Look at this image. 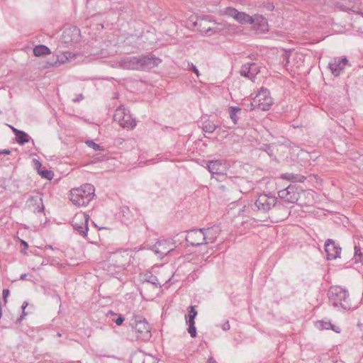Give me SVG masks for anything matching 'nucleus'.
<instances>
[{
  "label": "nucleus",
  "instance_id": "nucleus-42",
  "mask_svg": "<svg viewBox=\"0 0 363 363\" xmlns=\"http://www.w3.org/2000/svg\"><path fill=\"white\" fill-rule=\"evenodd\" d=\"M228 186H229V184H228V185H225V184H220V185L218 186V190H220L221 192L228 191H229Z\"/></svg>",
  "mask_w": 363,
  "mask_h": 363
},
{
  "label": "nucleus",
  "instance_id": "nucleus-25",
  "mask_svg": "<svg viewBox=\"0 0 363 363\" xmlns=\"http://www.w3.org/2000/svg\"><path fill=\"white\" fill-rule=\"evenodd\" d=\"M218 126L215 125L211 121L206 120L202 123V130L205 133H213Z\"/></svg>",
  "mask_w": 363,
  "mask_h": 363
},
{
  "label": "nucleus",
  "instance_id": "nucleus-48",
  "mask_svg": "<svg viewBox=\"0 0 363 363\" xmlns=\"http://www.w3.org/2000/svg\"><path fill=\"white\" fill-rule=\"evenodd\" d=\"M21 244L24 247V249H27L28 247V244L23 240H21Z\"/></svg>",
  "mask_w": 363,
  "mask_h": 363
},
{
  "label": "nucleus",
  "instance_id": "nucleus-12",
  "mask_svg": "<svg viewBox=\"0 0 363 363\" xmlns=\"http://www.w3.org/2000/svg\"><path fill=\"white\" fill-rule=\"evenodd\" d=\"M348 65V60L345 57L341 58L335 57L330 61L328 68L335 77H338Z\"/></svg>",
  "mask_w": 363,
  "mask_h": 363
},
{
  "label": "nucleus",
  "instance_id": "nucleus-2",
  "mask_svg": "<svg viewBox=\"0 0 363 363\" xmlns=\"http://www.w3.org/2000/svg\"><path fill=\"white\" fill-rule=\"evenodd\" d=\"M95 188L91 184H84L70 191V200L77 206H86L94 196Z\"/></svg>",
  "mask_w": 363,
  "mask_h": 363
},
{
  "label": "nucleus",
  "instance_id": "nucleus-44",
  "mask_svg": "<svg viewBox=\"0 0 363 363\" xmlns=\"http://www.w3.org/2000/svg\"><path fill=\"white\" fill-rule=\"evenodd\" d=\"M359 254H362L361 252V249L359 246L355 245L354 246V257H358Z\"/></svg>",
  "mask_w": 363,
  "mask_h": 363
},
{
  "label": "nucleus",
  "instance_id": "nucleus-1",
  "mask_svg": "<svg viewBox=\"0 0 363 363\" xmlns=\"http://www.w3.org/2000/svg\"><path fill=\"white\" fill-rule=\"evenodd\" d=\"M162 60L154 55L124 56L118 62L119 67L123 69L144 71L157 67Z\"/></svg>",
  "mask_w": 363,
  "mask_h": 363
},
{
  "label": "nucleus",
  "instance_id": "nucleus-18",
  "mask_svg": "<svg viewBox=\"0 0 363 363\" xmlns=\"http://www.w3.org/2000/svg\"><path fill=\"white\" fill-rule=\"evenodd\" d=\"M259 72V66L254 62H248L242 65L240 73L242 77L252 79Z\"/></svg>",
  "mask_w": 363,
  "mask_h": 363
},
{
  "label": "nucleus",
  "instance_id": "nucleus-17",
  "mask_svg": "<svg viewBox=\"0 0 363 363\" xmlns=\"http://www.w3.org/2000/svg\"><path fill=\"white\" fill-rule=\"evenodd\" d=\"M175 242H174V244ZM170 245H173L170 241L159 240L152 247V250L160 257H163L174 250Z\"/></svg>",
  "mask_w": 363,
  "mask_h": 363
},
{
  "label": "nucleus",
  "instance_id": "nucleus-41",
  "mask_svg": "<svg viewBox=\"0 0 363 363\" xmlns=\"http://www.w3.org/2000/svg\"><path fill=\"white\" fill-rule=\"evenodd\" d=\"M228 13L230 16H233L234 18H235L236 13H238L239 11L236 10L235 9L229 8L228 9Z\"/></svg>",
  "mask_w": 363,
  "mask_h": 363
},
{
  "label": "nucleus",
  "instance_id": "nucleus-19",
  "mask_svg": "<svg viewBox=\"0 0 363 363\" xmlns=\"http://www.w3.org/2000/svg\"><path fill=\"white\" fill-rule=\"evenodd\" d=\"M203 235H205V244L213 243L215 242L220 233V228L218 226H212L207 228H202Z\"/></svg>",
  "mask_w": 363,
  "mask_h": 363
},
{
  "label": "nucleus",
  "instance_id": "nucleus-7",
  "mask_svg": "<svg viewBox=\"0 0 363 363\" xmlns=\"http://www.w3.org/2000/svg\"><path fill=\"white\" fill-rule=\"evenodd\" d=\"M182 240H186L191 246H199L205 244V235L202 228H196L187 231V234L183 233L177 234L174 237V242H181Z\"/></svg>",
  "mask_w": 363,
  "mask_h": 363
},
{
  "label": "nucleus",
  "instance_id": "nucleus-26",
  "mask_svg": "<svg viewBox=\"0 0 363 363\" xmlns=\"http://www.w3.org/2000/svg\"><path fill=\"white\" fill-rule=\"evenodd\" d=\"M145 353L142 351L135 352L130 357V363H144Z\"/></svg>",
  "mask_w": 363,
  "mask_h": 363
},
{
  "label": "nucleus",
  "instance_id": "nucleus-36",
  "mask_svg": "<svg viewBox=\"0 0 363 363\" xmlns=\"http://www.w3.org/2000/svg\"><path fill=\"white\" fill-rule=\"evenodd\" d=\"M157 360L155 357H153L150 354H146L145 353L144 363H157Z\"/></svg>",
  "mask_w": 363,
  "mask_h": 363
},
{
  "label": "nucleus",
  "instance_id": "nucleus-29",
  "mask_svg": "<svg viewBox=\"0 0 363 363\" xmlns=\"http://www.w3.org/2000/svg\"><path fill=\"white\" fill-rule=\"evenodd\" d=\"M43 178L51 180L53 178L54 173L51 170L48 169H40L38 172Z\"/></svg>",
  "mask_w": 363,
  "mask_h": 363
},
{
  "label": "nucleus",
  "instance_id": "nucleus-33",
  "mask_svg": "<svg viewBox=\"0 0 363 363\" xmlns=\"http://www.w3.org/2000/svg\"><path fill=\"white\" fill-rule=\"evenodd\" d=\"M145 281L155 285L156 286H160L158 279L156 276L150 274L148 278L145 279Z\"/></svg>",
  "mask_w": 363,
  "mask_h": 363
},
{
  "label": "nucleus",
  "instance_id": "nucleus-5",
  "mask_svg": "<svg viewBox=\"0 0 363 363\" xmlns=\"http://www.w3.org/2000/svg\"><path fill=\"white\" fill-rule=\"evenodd\" d=\"M279 206L278 199L274 196L262 194L258 196L253 205H251V209L254 211H258L262 213H266L272 208Z\"/></svg>",
  "mask_w": 363,
  "mask_h": 363
},
{
  "label": "nucleus",
  "instance_id": "nucleus-46",
  "mask_svg": "<svg viewBox=\"0 0 363 363\" xmlns=\"http://www.w3.org/2000/svg\"><path fill=\"white\" fill-rule=\"evenodd\" d=\"M230 323L228 321H226L225 323H224V324L222 326V329L225 331L230 330Z\"/></svg>",
  "mask_w": 363,
  "mask_h": 363
},
{
  "label": "nucleus",
  "instance_id": "nucleus-16",
  "mask_svg": "<svg viewBox=\"0 0 363 363\" xmlns=\"http://www.w3.org/2000/svg\"><path fill=\"white\" fill-rule=\"evenodd\" d=\"M26 204L30 208H32L35 213H43L45 210L43 203V198L41 195L38 193L30 196L26 201Z\"/></svg>",
  "mask_w": 363,
  "mask_h": 363
},
{
  "label": "nucleus",
  "instance_id": "nucleus-47",
  "mask_svg": "<svg viewBox=\"0 0 363 363\" xmlns=\"http://www.w3.org/2000/svg\"><path fill=\"white\" fill-rule=\"evenodd\" d=\"M45 248L47 250V249H50V250H54V251H60L59 248H57V247H53L52 245H45Z\"/></svg>",
  "mask_w": 363,
  "mask_h": 363
},
{
  "label": "nucleus",
  "instance_id": "nucleus-21",
  "mask_svg": "<svg viewBox=\"0 0 363 363\" xmlns=\"http://www.w3.org/2000/svg\"><path fill=\"white\" fill-rule=\"evenodd\" d=\"M16 135V141L19 145H24L27 143H28L30 140H32L33 144L34 145L33 140L31 139V138L29 136V135L23 130H17L15 132Z\"/></svg>",
  "mask_w": 363,
  "mask_h": 363
},
{
  "label": "nucleus",
  "instance_id": "nucleus-4",
  "mask_svg": "<svg viewBox=\"0 0 363 363\" xmlns=\"http://www.w3.org/2000/svg\"><path fill=\"white\" fill-rule=\"evenodd\" d=\"M129 325L137 333L136 338L142 341H148L151 337V328L145 318L140 315H134L129 321Z\"/></svg>",
  "mask_w": 363,
  "mask_h": 363
},
{
  "label": "nucleus",
  "instance_id": "nucleus-49",
  "mask_svg": "<svg viewBox=\"0 0 363 363\" xmlns=\"http://www.w3.org/2000/svg\"><path fill=\"white\" fill-rule=\"evenodd\" d=\"M1 155H9L11 153V151L9 149H4L1 150Z\"/></svg>",
  "mask_w": 363,
  "mask_h": 363
},
{
  "label": "nucleus",
  "instance_id": "nucleus-24",
  "mask_svg": "<svg viewBox=\"0 0 363 363\" xmlns=\"http://www.w3.org/2000/svg\"><path fill=\"white\" fill-rule=\"evenodd\" d=\"M238 22L240 23H250L252 24L254 23V19L252 17L245 13L240 12L236 13V16L235 18Z\"/></svg>",
  "mask_w": 363,
  "mask_h": 363
},
{
  "label": "nucleus",
  "instance_id": "nucleus-56",
  "mask_svg": "<svg viewBox=\"0 0 363 363\" xmlns=\"http://www.w3.org/2000/svg\"><path fill=\"white\" fill-rule=\"evenodd\" d=\"M0 152H1V150H0ZM0 155H1V152H0Z\"/></svg>",
  "mask_w": 363,
  "mask_h": 363
},
{
  "label": "nucleus",
  "instance_id": "nucleus-6",
  "mask_svg": "<svg viewBox=\"0 0 363 363\" xmlns=\"http://www.w3.org/2000/svg\"><path fill=\"white\" fill-rule=\"evenodd\" d=\"M273 104L269 91L267 88H261L253 101L250 103V110L259 109L269 111Z\"/></svg>",
  "mask_w": 363,
  "mask_h": 363
},
{
  "label": "nucleus",
  "instance_id": "nucleus-43",
  "mask_svg": "<svg viewBox=\"0 0 363 363\" xmlns=\"http://www.w3.org/2000/svg\"><path fill=\"white\" fill-rule=\"evenodd\" d=\"M84 99V96L82 94H79L76 96L75 98L72 99L74 103H78Z\"/></svg>",
  "mask_w": 363,
  "mask_h": 363
},
{
  "label": "nucleus",
  "instance_id": "nucleus-23",
  "mask_svg": "<svg viewBox=\"0 0 363 363\" xmlns=\"http://www.w3.org/2000/svg\"><path fill=\"white\" fill-rule=\"evenodd\" d=\"M50 52V48L45 45H38L33 48V54L36 57L49 55Z\"/></svg>",
  "mask_w": 363,
  "mask_h": 363
},
{
  "label": "nucleus",
  "instance_id": "nucleus-15",
  "mask_svg": "<svg viewBox=\"0 0 363 363\" xmlns=\"http://www.w3.org/2000/svg\"><path fill=\"white\" fill-rule=\"evenodd\" d=\"M80 30L77 27L67 28L63 31L62 39L65 44L77 43L79 41Z\"/></svg>",
  "mask_w": 363,
  "mask_h": 363
},
{
  "label": "nucleus",
  "instance_id": "nucleus-30",
  "mask_svg": "<svg viewBox=\"0 0 363 363\" xmlns=\"http://www.w3.org/2000/svg\"><path fill=\"white\" fill-rule=\"evenodd\" d=\"M223 30L222 27H220L219 25H216V26L208 27L205 30L206 34L211 35L213 33H220Z\"/></svg>",
  "mask_w": 363,
  "mask_h": 363
},
{
  "label": "nucleus",
  "instance_id": "nucleus-11",
  "mask_svg": "<svg viewBox=\"0 0 363 363\" xmlns=\"http://www.w3.org/2000/svg\"><path fill=\"white\" fill-rule=\"evenodd\" d=\"M279 197L289 203H295L299 199V194L295 184H290L286 189L278 191Z\"/></svg>",
  "mask_w": 363,
  "mask_h": 363
},
{
  "label": "nucleus",
  "instance_id": "nucleus-28",
  "mask_svg": "<svg viewBox=\"0 0 363 363\" xmlns=\"http://www.w3.org/2000/svg\"><path fill=\"white\" fill-rule=\"evenodd\" d=\"M85 143L89 147L93 148L95 151H104V147L99 144L94 143L92 140H86Z\"/></svg>",
  "mask_w": 363,
  "mask_h": 363
},
{
  "label": "nucleus",
  "instance_id": "nucleus-22",
  "mask_svg": "<svg viewBox=\"0 0 363 363\" xmlns=\"http://www.w3.org/2000/svg\"><path fill=\"white\" fill-rule=\"evenodd\" d=\"M281 178L285 180H288L295 182H303L306 179V177L301 174H294V173H284L281 175Z\"/></svg>",
  "mask_w": 363,
  "mask_h": 363
},
{
  "label": "nucleus",
  "instance_id": "nucleus-51",
  "mask_svg": "<svg viewBox=\"0 0 363 363\" xmlns=\"http://www.w3.org/2000/svg\"><path fill=\"white\" fill-rule=\"evenodd\" d=\"M12 130V132L15 134V132L17 131V130H19L18 129L14 128L13 126L11 125H7Z\"/></svg>",
  "mask_w": 363,
  "mask_h": 363
},
{
  "label": "nucleus",
  "instance_id": "nucleus-9",
  "mask_svg": "<svg viewBox=\"0 0 363 363\" xmlns=\"http://www.w3.org/2000/svg\"><path fill=\"white\" fill-rule=\"evenodd\" d=\"M203 162L206 163L208 170L211 173L212 179H216L218 181L219 180L218 178L213 176L214 174L225 177L226 171L228 169V165L224 160H216L203 161Z\"/></svg>",
  "mask_w": 363,
  "mask_h": 363
},
{
  "label": "nucleus",
  "instance_id": "nucleus-34",
  "mask_svg": "<svg viewBox=\"0 0 363 363\" xmlns=\"http://www.w3.org/2000/svg\"><path fill=\"white\" fill-rule=\"evenodd\" d=\"M55 58L56 59H55V60L53 62H48L46 67H58L59 65H60L61 64L64 63V62H65L62 60L61 61H60L58 57H56Z\"/></svg>",
  "mask_w": 363,
  "mask_h": 363
},
{
  "label": "nucleus",
  "instance_id": "nucleus-35",
  "mask_svg": "<svg viewBox=\"0 0 363 363\" xmlns=\"http://www.w3.org/2000/svg\"><path fill=\"white\" fill-rule=\"evenodd\" d=\"M289 56L290 53L286 51L282 55V64L284 67H287L289 63Z\"/></svg>",
  "mask_w": 363,
  "mask_h": 363
},
{
  "label": "nucleus",
  "instance_id": "nucleus-10",
  "mask_svg": "<svg viewBox=\"0 0 363 363\" xmlns=\"http://www.w3.org/2000/svg\"><path fill=\"white\" fill-rule=\"evenodd\" d=\"M89 216L84 213L76 215L72 221V225L73 226V228L84 238L86 237L89 230Z\"/></svg>",
  "mask_w": 363,
  "mask_h": 363
},
{
  "label": "nucleus",
  "instance_id": "nucleus-40",
  "mask_svg": "<svg viewBox=\"0 0 363 363\" xmlns=\"http://www.w3.org/2000/svg\"><path fill=\"white\" fill-rule=\"evenodd\" d=\"M33 163L35 168L37 169V171L38 172L39 170L41 169L40 168L42 166V163L37 159H33Z\"/></svg>",
  "mask_w": 363,
  "mask_h": 363
},
{
  "label": "nucleus",
  "instance_id": "nucleus-14",
  "mask_svg": "<svg viewBox=\"0 0 363 363\" xmlns=\"http://www.w3.org/2000/svg\"><path fill=\"white\" fill-rule=\"evenodd\" d=\"M341 247L332 239H328L325 242V251L327 259L333 260L340 257Z\"/></svg>",
  "mask_w": 363,
  "mask_h": 363
},
{
  "label": "nucleus",
  "instance_id": "nucleus-45",
  "mask_svg": "<svg viewBox=\"0 0 363 363\" xmlns=\"http://www.w3.org/2000/svg\"><path fill=\"white\" fill-rule=\"evenodd\" d=\"M355 262L363 263V254H359L358 257H354Z\"/></svg>",
  "mask_w": 363,
  "mask_h": 363
},
{
  "label": "nucleus",
  "instance_id": "nucleus-55",
  "mask_svg": "<svg viewBox=\"0 0 363 363\" xmlns=\"http://www.w3.org/2000/svg\"><path fill=\"white\" fill-rule=\"evenodd\" d=\"M360 13L363 15V6L360 9Z\"/></svg>",
  "mask_w": 363,
  "mask_h": 363
},
{
  "label": "nucleus",
  "instance_id": "nucleus-20",
  "mask_svg": "<svg viewBox=\"0 0 363 363\" xmlns=\"http://www.w3.org/2000/svg\"><path fill=\"white\" fill-rule=\"evenodd\" d=\"M228 112L233 125H237L240 118L242 109L238 106H232L228 107Z\"/></svg>",
  "mask_w": 363,
  "mask_h": 363
},
{
  "label": "nucleus",
  "instance_id": "nucleus-32",
  "mask_svg": "<svg viewBox=\"0 0 363 363\" xmlns=\"http://www.w3.org/2000/svg\"><path fill=\"white\" fill-rule=\"evenodd\" d=\"M108 314H110L111 315H117V318L113 320V321L116 323L117 325H121L123 324V323L125 320V318L121 314H116V313L113 312L112 311H110Z\"/></svg>",
  "mask_w": 363,
  "mask_h": 363
},
{
  "label": "nucleus",
  "instance_id": "nucleus-37",
  "mask_svg": "<svg viewBox=\"0 0 363 363\" xmlns=\"http://www.w3.org/2000/svg\"><path fill=\"white\" fill-rule=\"evenodd\" d=\"M28 302H27V301H24V302L23 303V304H22V306H21L22 314H21V315L18 318V322H21V321L23 319L24 316H26V313L25 312V310H26V307L28 306Z\"/></svg>",
  "mask_w": 363,
  "mask_h": 363
},
{
  "label": "nucleus",
  "instance_id": "nucleus-53",
  "mask_svg": "<svg viewBox=\"0 0 363 363\" xmlns=\"http://www.w3.org/2000/svg\"><path fill=\"white\" fill-rule=\"evenodd\" d=\"M26 277H27V274H22V275L20 277V279H21V280H24V279H26Z\"/></svg>",
  "mask_w": 363,
  "mask_h": 363
},
{
  "label": "nucleus",
  "instance_id": "nucleus-13",
  "mask_svg": "<svg viewBox=\"0 0 363 363\" xmlns=\"http://www.w3.org/2000/svg\"><path fill=\"white\" fill-rule=\"evenodd\" d=\"M188 315H185L186 323L188 325L187 331L191 337H196V328L195 327V318L197 315L196 306H190L188 308Z\"/></svg>",
  "mask_w": 363,
  "mask_h": 363
},
{
  "label": "nucleus",
  "instance_id": "nucleus-38",
  "mask_svg": "<svg viewBox=\"0 0 363 363\" xmlns=\"http://www.w3.org/2000/svg\"><path fill=\"white\" fill-rule=\"evenodd\" d=\"M10 294V291L8 289H4L2 291V298L4 302V304L7 303V298Z\"/></svg>",
  "mask_w": 363,
  "mask_h": 363
},
{
  "label": "nucleus",
  "instance_id": "nucleus-54",
  "mask_svg": "<svg viewBox=\"0 0 363 363\" xmlns=\"http://www.w3.org/2000/svg\"><path fill=\"white\" fill-rule=\"evenodd\" d=\"M268 8H269V9H271V10H272V9H273L274 6H273V5H270V6H269V7H268Z\"/></svg>",
  "mask_w": 363,
  "mask_h": 363
},
{
  "label": "nucleus",
  "instance_id": "nucleus-50",
  "mask_svg": "<svg viewBox=\"0 0 363 363\" xmlns=\"http://www.w3.org/2000/svg\"><path fill=\"white\" fill-rule=\"evenodd\" d=\"M12 130V132L15 134V132L17 131V130H19L18 129L14 128L13 126L11 125H7Z\"/></svg>",
  "mask_w": 363,
  "mask_h": 363
},
{
  "label": "nucleus",
  "instance_id": "nucleus-8",
  "mask_svg": "<svg viewBox=\"0 0 363 363\" xmlns=\"http://www.w3.org/2000/svg\"><path fill=\"white\" fill-rule=\"evenodd\" d=\"M113 120L124 128H133L136 125V121L125 107L121 106L116 108L113 115Z\"/></svg>",
  "mask_w": 363,
  "mask_h": 363
},
{
  "label": "nucleus",
  "instance_id": "nucleus-39",
  "mask_svg": "<svg viewBox=\"0 0 363 363\" xmlns=\"http://www.w3.org/2000/svg\"><path fill=\"white\" fill-rule=\"evenodd\" d=\"M188 67L194 73H195L197 77L199 76V71L197 67L191 62L188 63Z\"/></svg>",
  "mask_w": 363,
  "mask_h": 363
},
{
  "label": "nucleus",
  "instance_id": "nucleus-52",
  "mask_svg": "<svg viewBox=\"0 0 363 363\" xmlns=\"http://www.w3.org/2000/svg\"><path fill=\"white\" fill-rule=\"evenodd\" d=\"M207 363H217L213 357L208 358Z\"/></svg>",
  "mask_w": 363,
  "mask_h": 363
},
{
  "label": "nucleus",
  "instance_id": "nucleus-3",
  "mask_svg": "<svg viewBox=\"0 0 363 363\" xmlns=\"http://www.w3.org/2000/svg\"><path fill=\"white\" fill-rule=\"evenodd\" d=\"M328 296L334 307H340L344 311L351 308L347 290L339 286H333L328 290Z\"/></svg>",
  "mask_w": 363,
  "mask_h": 363
},
{
  "label": "nucleus",
  "instance_id": "nucleus-27",
  "mask_svg": "<svg viewBox=\"0 0 363 363\" xmlns=\"http://www.w3.org/2000/svg\"><path fill=\"white\" fill-rule=\"evenodd\" d=\"M317 327L319 328L320 329H325V330L332 329L333 330H335L336 333L340 332V330H337L335 329V326L333 325H332V323L330 322H326V321H323V320L318 321L317 323Z\"/></svg>",
  "mask_w": 363,
  "mask_h": 363
},
{
  "label": "nucleus",
  "instance_id": "nucleus-31",
  "mask_svg": "<svg viewBox=\"0 0 363 363\" xmlns=\"http://www.w3.org/2000/svg\"><path fill=\"white\" fill-rule=\"evenodd\" d=\"M260 150L264 151L268 154L270 157L274 155V149L271 145L263 144L260 148Z\"/></svg>",
  "mask_w": 363,
  "mask_h": 363
}]
</instances>
